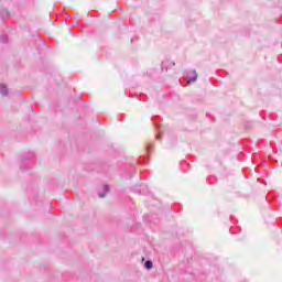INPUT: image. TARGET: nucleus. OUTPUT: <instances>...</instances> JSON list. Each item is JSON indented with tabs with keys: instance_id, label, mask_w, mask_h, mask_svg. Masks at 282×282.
Listing matches in <instances>:
<instances>
[{
	"instance_id": "f257e3e1",
	"label": "nucleus",
	"mask_w": 282,
	"mask_h": 282,
	"mask_svg": "<svg viewBox=\"0 0 282 282\" xmlns=\"http://www.w3.org/2000/svg\"><path fill=\"white\" fill-rule=\"evenodd\" d=\"M171 67H175V62L171 61V59H165L161 63V69L162 72H169V69H171Z\"/></svg>"
},
{
	"instance_id": "f03ea898",
	"label": "nucleus",
	"mask_w": 282,
	"mask_h": 282,
	"mask_svg": "<svg viewBox=\"0 0 282 282\" xmlns=\"http://www.w3.org/2000/svg\"><path fill=\"white\" fill-rule=\"evenodd\" d=\"M193 76L188 78V83H197V70H192Z\"/></svg>"
},
{
	"instance_id": "7ed1b4c3",
	"label": "nucleus",
	"mask_w": 282,
	"mask_h": 282,
	"mask_svg": "<svg viewBox=\"0 0 282 282\" xmlns=\"http://www.w3.org/2000/svg\"><path fill=\"white\" fill-rule=\"evenodd\" d=\"M144 268H145V270H153V261L152 260H147L144 262Z\"/></svg>"
},
{
	"instance_id": "20e7f679",
	"label": "nucleus",
	"mask_w": 282,
	"mask_h": 282,
	"mask_svg": "<svg viewBox=\"0 0 282 282\" xmlns=\"http://www.w3.org/2000/svg\"><path fill=\"white\" fill-rule=\"evenodd\" d=\"M154 127H156V129H160V124L158 123V121H154Z\"/></svg>"
},
{
	"instance_id": "39448f33",
	"label": "nucleus",
	"mask_w": 282,
	"mask_h": 282,
	"mask_svg": "<svg viewBox=\"0 0 282 282\" xmlns=\"http://www.w3.org/2000/svg\"><path fill=\"white\" fill-rule=\"evenodd\" d=\"M147 152H148V153H151V145H148V147H147Z\"/></svg>"
},
{
	"instance_id": "423d86ee",
	"label": "nucleus",
	"mask_w": 282,
	"mask_h": 282,
	"mask_svg": "<svg viewBox=\"0 0 282 282\" xmlns=\"http://www.w3.org/2000/svg\"><path fill=\"white\" fill-rule=\"evenodd\" d=\"M142 164H147V158H142Z\"/></svg>"
},
{
	"instance_id": "0eeeda50",
	"label": "nucleus",
	"mask_w": 282,
	"mask_h": 282,
	"mask_svg": "<svg viewBox=\"0 0 282 282\" xmlns=\"http://www.w3.org/2000/svg\"><path fill=\"white\" fill-rule=\"evenodd\" d=\"M161 134H160V132L156 134V140H161Z\"/></svg>"
},
{
	"instance_id": "6e6552de",
	"label": "nucleus",
	"mask_w": 282,
	"mask_h": 282,
	"mask_svg": "<svg viewBox=\"0 0 282 282\" xmlns=\"http://www.w3.org/2000/svg\"><path fill=\"white\" fill-rule=\"evenodd\" d=\"M154 120H160V117H154Z\"/></svg>"
},
{
	"instance_id": "1a4fd4ad",
	"label": "nucleus",
	"mask_w": 282,
	"mask_h": 282,
	"mask_svg": "<svg viewBox=\"0 0 282 282\" xmlns=\"http://www.w3.org/2000/svg\"><path fill=\"white\" fill-rule=\"evenodd\" d=\"M99 197H105V195H99Z\"/></svg>"
},
{
	"instance_id": "9d476101",
	"label": "nucleus",
	"mask_w": 282,
	"mask_h": 282,
	"mask_svg": "<svg viewBox=\"0 0 282 282\" xmlns=\"http://www.w3.org/2000/svg\"><path fill=\"white\" fill-rule=\"evenodd\" d=\"M142 261L144 262V261H145V259H144V258H142Z\"/></svg>"
},
{
	"instance_id": "9b49d317",
	"label": "nucleus",
	"mask_w": 282,
	"mask_h": 282,
	"mask_svg": "<svg viewBox=\"0 0 282 282\" xmlns=\"http://www.w3.org/2000/svg\"><path fill=\"white\" fill-rule=\"evenodd\" d=\"M144 96H145V95H144V94H142V97H143V98H144Z\"/></svg>"
}]
</instances>
